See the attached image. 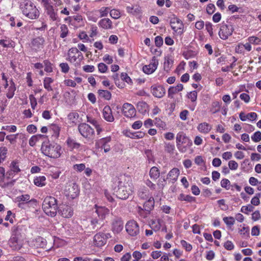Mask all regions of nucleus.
I'll return each instance as SVG.
<instances>
[{
	"label": "nucleus",
	"mask_w": 261,
	"mask_h": 261,
	"mask_svg": "<svg viewBox=\"0 0 261 261\" xmlns=\"http://www.w3.org/2000/svg\"><path fill=\"white\" fill-rule=\"evenodd\" d=\"M0 44L4 47H13V42L10 41H7L5 40H0Z\"/></svg>",
	"instance_id": "nucleus-52"
},
{
	"label": "nucleus",
	"mask_w": 261,
	"mask_h": 261,
	"mask_svg": "<svg viewBox=\"0 0 261 261\" xmlns=\"http://www.w3.org/2000/svg\"><path fill=\"white\" fill-rule=\"evenodd\" d=\"M19 8L22 14L31 19H37L40 13L35 4L30 0H22Z\"/></svg>",
	"instance_id": "nucleus-2"
},
{
	"label": "nucleus",
	"mask_w": 261,
	"mask_h": 261,
	"mask_svg": "<svg viewBox=\"0 0 261 261\" xmlns=\"http://www.w3.org/2000/svg\"><path fill=\"white\" fill-rule=\"evenodd\" d=\"M248 40L250 43L254 44H259L261 42V39L254 36L249 37Z\"/></svg>",
	"instance_id": "nucleus-56"
},
{
	"label": "nucleus",
	"mask_w": 261,
	"mask_h": 261,
	"mask_svg": "<svg viewBox=\"0 0 261 261\" xmlns=\"http://www.w3.org/2000/svg\"><path fill=\"white\" fill-rule=\"evenodd\" d=\"M133 191V186L129 177L121 176L118 178L116 196L121 199H126Z\"/></svg>",
	"instance_id": "nucleus-1"
},
{
	"label": "nucleus",
	"mask_w": 261,
	"mask_h": 261,
	"mask_svg": "<svg viewBox=\"0 0 261 261\" xmlns=\"http://www.w3.org/2000/svg\"><path fill=\"white\" fill-rule=\"evenodd\" d=\"M79 117V115L78 113L76 112L70 113L68 115V119L73 123L76 122Z\"/></svg>",
	"instance_id": "nucleus-51"
},
{
	"label": "nucleus",
	"mask_w": 261,
	"mask_h": 261,
	"mask_svg": "<svg viewBox=\"0 0 261 261\" xmlns=\"http://www.w3.org/2000/svg\"><path fill=\"white\" fill-rule=\"evenodd\" d=\"M98 220L97 219H93L91 221V225L93 230H97L100 228L101 225L98 223Z\"/></svg>",
	"instance_id": "nucleus-49"
},
{
	"label": "nucleus",
	"mask_w": 261,
	"mask_h": 261,
	"mask_svg": "<svg viewBox=\"0 0 261 261\" xmlns=\"http://www.w3.org/2000/svg\"><path fill=\"white\" fill-rule=\"evenodd\" d=\"M50 130L53 132L52 136L55 139L58 138L60 134V128L56 124H52L50 126Z\"/></svg>",
	"instance_id": "nucleus-39"
},
{
	"label": "nucleus",
	"mask_w": 261,
	"mask_h": 261,
	"mask_svg": "<svg viewBox=\"0 0 261 261\" xmlns=\"http://www.w3.org/2000/svg\"><path fill=\"white\" fill-rule=\"evenodd\" d=\"M122 113L128 118L134 117L136 114V111L134 107L130 103H124L122 106Z\"/></svg>",
	"instance_id": "nucleus-14"
},
{
	"label": "nucleus",
	"mask_w": 261,
	"mask_h": 261,
	"mask_svg": "<svg viewBox=\"0 0 261 261\" xmlns=\"http://www.w3.org/2000/svg\"><path fill=\"white\" fill-rule=\"evenodd\" d=\"M34 184L38 187H43L46 185V177L44 176L36 177L34 179Z\"/></svg>",
	"instance_id": "nucleus-35"
},
{
	"label": "nucleus",
	"mask_w": 261,
	"mask_h": 261,
	"mask_svg": "<svg viewBox=\"0 0 261 261\" xmlns=\"http://www.w3.org/2000/svg\"><path fill=\"white\" fill-rule=\"evenodd\" d=\"M151 92L154 96L158 98H162L164 96L166 90L165 88L161 85H153L151 87Z\"/></svg>",
	"instance_id": "nucleus-16"
},
{
	"label": "nucleus",
	"mask_w": 261,
	"mask_h": 261,
	"mask_svg": "<svg viewBox=\"0 0 261 261\" xmlns=\"http://www.w3.org/2000/svg\"><path fill=\"white\" fill-rule=\"evenodd\" d=\"M257 114L256 113L251 112L245 115L244 112H241L239 115V117L242 121H245L247 119L251 121L255 120L257 118Z\"/></svg>",
	"instance_id": "nucleus-24"
},
{
	"label": "nucleus",
	"mask_w": 261,
	"mask_h": 261,
	"mask_svg": "<svg viewBox=\"0 0 261 261\" xmlns=\"http://www.w3.org/2000/svg\"><path fill=\"white\" fill-rule=\"evenodd\" d=\"M11 170L14 173H18L20 171L18 166L17 165V163L16 161H13L11 163Z\"/></svg>",
	"instance_id": "nucleus-63"
},
{
	"label": "nucleus",
	"mask_w": 261,
	"mask_h": 261,
	"mask_svg": "<svg viewBox=\"0 0 261 261\" xmlns=\"http://www.w3.org/2000/svg\"><path fill=\"white\" fill-rule=\"evenodd\" d=\"M60 67L61 68V71L63 73H67L69 70V67L67 63H62L60 64Z\"/></svg>",
	"instance_id": "nucleus-64"
},
{
	"label": "nucleus",
	"mask_w": 261,
	"mask_h": 261,
	"mask_svg": "<svg viewBox=\"0 0 261 261\" xmlns=\"http://www.w3.org/2000/svg\"><path fill=\"white\" fill-rule=\"evenodd\" d=\"M98 71L101 73H105L107 71L108 66L103 63H100L98 64Z\"/></svg>",
	"instance_id": "nucleus-61"
},
{
	"label": "nucleus",
	"mask_w": 261,
	"mask_h": 261,
	"mask_svg": "<svg viewBox=\"0 0 261 261\" xmlns=\"http://www.w3.org/2000/svg\"><path fill=\"white\" fill-rule=\"evenodd\" d=\"M61 34L60 37L64 38L68 34V29L65 24H62L60 27Z\"/></svg>",
	"instance_id": "nucleus-45"
},
{
	"label": "nucleus",
	"mask_w": 261,
	"mask_h": 261,
	"mask_svg": "<svg viewBox=\"0 0 261 261\" xmlns=\"http://www.w3.org/2000/svg\"><path fill=\"white\" fill-rule=\"evenodd\" d=\"M113 231L115 233H119L123 228V223L121 220H115L112 224Z\"/></svg>",
	"instance_id": "nucleus-26"
},
{
	"label": "nucleus",
	"mask_w": 261,
	"mask_h": 261,
	"mask_svg": "<svg viewBox=\"0 0 261 261\" xmlns=\"http://www.w3.org/2000/svg\"><path fill=\"white\" fill-rule=\"evenodd\" d=\"M78 129L81 135L88 140L94 139L95 132L94 129L88 124L81 123L78 126Z\"/></svg>",
	"instance_id": "nucleus-8"
},
{
	"label": "nucleus",
	"mask_w": 261,
	"mask_h": 261,
	"mask_svg": "<svg viewBox=\"0 0 261 261\" xmlns=\"http://www.w3.org/2000/svg\"><path fill=\"white\" fill-rule=\"evenodd\" d=\"M176 140L177 147L181 152H185L192 144L191 141L183 132H179L177 134Z\"/></svg>",
	"instance_id": "nucleus-6"
},
{
	"label": "nucleus",
	"mask_w": 261,
	"mask_h": 261,
	"mask_svg": "<svg viewBox=\"0 0 261 261\" xmlns=\"http://www.w3.org/2000/svg\"><path fill=\"white\" fill-rule=\"evenodd\" d=\"M170 25L174 32L178 33H182L183 32V23L178 18L175 17L172 18L170 20Z\"/></svg>",
	"instance_id": "nucleus-13"
},
{
	"label": "nucleus",
	"mask_w": 261,
	"mask_h": 261,
	"mask_svg": "<svg viewBox=\"0 0 261 261\" xmlns=\"http://www.w3.org/2000/svg\"><path fill=\"white\" fill-rule=\"evenodd\" d=\"M64 193L68 199H73L79 196L80 189L76 183L71 181L67 184Z\"/></svg>",
	"instance_id": "nucleus-7"
},
{
	"label": "nucleus",
	"mask_w": 261,
	"mask_h": 261,
	"mask_svg": "<svg viewBox=\"0 0 261 261\" xmlns=\"http://www.w3.org/2000/svg\"><path fill=\"white\" fill-rule=\"evenodd\" d=\"M12 236L9 240L10 247L14 250H18L22 247V244L20 242V228L18 226H14L11 229Z\"/></svg>",
	"instance_id": "nucleus-5"
},
{
	"label": "nucleus",
	"mask_w": 261,
	"mask_h": 261,
	"mask_svg": "<svg viewBox=\"0 0 261 261\" xmlns=\"http://www.w3.org/2000/svg\"><path fill=\"white\" fill-rule=\"evenodd\" d=\"M182 89L183 85L181 84H179L175 87H170L168 91V97L173 98L174 94L181 91Z\"/></svg>",
	"instance_id": "nucleus-25"
},
{
	"label": "nucleus",
	"mask_w": 261,
	"mask_h": 261,
	"mask_svg": "<svg viewBox=\"0 0 261 261\" xmlns=\"http://www.w3.org/2000/svg\"><path fill=\"white\" fill-rule=\"evenodd\" d=\"M98 25L100 27L106 30L112 28V22L109 18L101 19L98 22Z\"/></svg>",
	"instance_id": "nucleus-27"
},
{
	"label": "nucleus",
	"mask_w": 261,
	"mask_h": 261,
	"mask_svg": "<svg viewBox=\"0 0 261 261\" xmlns=\"http://www.w3.org/2000/svg\"><path fill=\"white\" fill-rule=\"evenodd\" d=\"M68 60L71 63L77 62V60H81L83 58L82 54L76 47L70 48L68 53Z\"/></svg>",
	"instance_id": "nucleus-12"
},
{
	"label": "nucleus",
	"mask_w": 261,
	"mask_h": 261,
	"mask_svg": "<svg viewBox=\"0 0 261 261\" xmlns=\"http://www.w3.org/2000/svg\"><path fill=\"white\" fill-rule=\"evenodd\" d=\"M54 82L53 79L51 77H45L43 80V86L45 89L48 91H51L53 90V88L50 86V84Z\"/></svg>",
	"instance_id": "nucleus-37"
},
{
	"label": "nucleus",
	"mask_w": 261,
	"mask_h": 261,
	"mask_svg": "<svg viewBox=\"0 0 261 261\" xmlns=\"http://www.w3.org/2000/svg\"><path fill=\"white\" fill-rule=\"evenodd\" d=\"M154 205V201L153 198H150L144 204V210L145 212V214L143 215V217L145 218L149 212L153 208Z\"/></svg>",
	"instance_id": "nucleus-20"
},
{
	"label": "nucleus",
	"mask_w": 261,
	"mask_h": 261,
	"mask_svg": "<svg viewBox=\"0 0 261 261\" xmlns=\"http://www.w3.org/2000/svg\"><path fill=\"white\" fill-rule=\"evenodd\" d=\"M254 210V207L249 204L247 206H243L241 208V211L245 214H247V212H252Z\"/></svg>",
	"instance_id": "nucleus-58"
},
{
	"label": "nucleus",
	"mask_w": 261,
	"mask_h": 261,
	"mask_svg": "<svg viewBox=\"0 0 261 261\" xmlns=\"http://www.w3.org/2000/svg\"><path fill=\"white\" fill-rule=\"evenodd\" d=\"M68 147L71 149H78L80 146L81 144L75 141V140L68 138L66 141Z\"/></svg>",
	"instance_id": "nucleus-33"
},
{
	"label": "nucleus",
	"mask_w": 261,
	"mask_h": 261,
	"mask_svg": "<svg viewBox=\"0 0 261 261\" xmlns=\"http://www.w3.org/2000/svg\"><path fill=\"white\" fill-rule=\"evenodd\" d=\"M137 108L140 113L145 114L148 111V105L145 102L140 101L137 103Z\"/></svg>",
	"instance_id": "nucleus-32"
},
{
	"label": "nucleus",
	"mask_w": 261,
	"mask_h": 261,
	"mask_svg": "<svg viewBox=\"0 0 261 261\" xmlns=\"http://www.w3.org/2000/svg\"><path fill=\"white\" fill-rule=\"evenodd\" d=\"M7 151L8 150L6 147H0V163L5 159Z\"/></svg>",
	"instance_id": "nucleus-46"
},
{
	"label": "nucleus",
	"mask_w": 261,
	"mask_h": 261,
	"mask_svg": "<svg viewBox=\"0 0 261 261\" xmlns=\"http://www.w3.org/2000/svg\"><path fill=\"white\" fill-rule=\"evenodd\" d=\"M16 90V87L14 83L13 82L12 80L10 81V86H9L8 91L6 93L7 97L9 98H12L14 95V92Z\"/></svg>",
	"instance_id": "nucleus-34"
},
{
	"label": "nucleus",
	"mask_w": 261,
	"mask_h": 261,
	"mask_svg": "<svg viewBox=\"0 0 261 261\" xmlns=\"http://www.w3.org/2000/svg\"><path fill=\"white\" fill-rule=\"evenodd\" d=\"M179 175V170L178 168H174L171 170L167 175V178L172 180L173 182L177 180Z\"/></svg>",
	"instance_id": "nucleus-28"
},
{
	"label": "nucleus",
	"mask_w": 261,
	"mask_h": 261,
	"mask_svg": "<svg viewBox=\"0 0 261 261\" xmlns=\"http://www.w3.org/2000/svg\"><path fill=\"white\" fill-rule=\"evenodd\" d=\"M42 208L47 215L51 217H55L58 210L56 199L52 196L46 197L43 202Z\"/></svg>",
	"instance_id": "nucleus-4"
},
{
	"label": "nucleus",
	"mask_w": 261,
	"mask_h": 261,
	"mask_svg": "<svg viewBox=\"0 0 261 261\" xmlns=\"http://www.w3.org/2000/svg\"><path fill=\"white\" fill-rule=\"evenodd\" d=\"M131 134V136H129L128 135H127V136L130 137L131 138H133V139L142 138L145 135V133L142 132H137L136 133H133V134Z\"/></svg>",
	"instance_id": "nucleus-54"
},
{
	"label": "nucleus",
	"mask_w": 261,
	"mask_h": 261,
	"mask_svg": "<svg viewBox=\"0 0 261 261\" xmlns=\"http://www.w3.org/2000/svg\"><path fill=\"white\" fill-rule=\"evenodd\" d=\"M126 230L132 236H136L139 233V226L136 221L132 220L128 221L125 225Z\"/></svg>",
	"instance_id": "nucleus-11"
},
{
	"label": "nucleus",
	"mask_w": 261,
	"mask_h": 261,
	"mask_svg": "<svg viewBox=\"0 0 261 261\" xmlns=\"http://www.w3.org/2000/svg\"><path fill=\"white\" fill-rule=\"evenodd\" d=\"M44 137V135L40 134L33 136L29 140V145L32 147L34 146L40 139Z\"/></svg>",
	"instance_id": "nucleus-38"
},
{
	"label": "nucleus",
	"mask_w": 261,
	"mask_h": 261,
	"mask_svg": "<svg viewBox=\"0 0 261 261\" xmlns=\"http://www.w3.org/2000/svg\"><path fill=\"white\" fill-rule=\"evenodd\" d=\"M158 64V62L154 60L152 63L144 66L143 67V71L146 74H150L155 70L157 68Z\"/></svg>",
	"instance_id": "nucleus-21"
},
{
	"label": "nucleus",
	"mask_w": 261,
	"mask_h": 261,
	"mask_svg": "<svg viewBox=\"0 0 261 261\" xmlns=\"http://www.w3.org/2000/svg\"><path fill=\"white\" fill-rule=\"evenodd\" d=\"M146 185L149 187L151 190H155L156 186L153 183L150 179H147L145 181Z\"/></svg>",
	"instance_id": "nucleus-62"
},
{
	"label": "nucleus",
	"mask_w": 261,
	"mask_h": 261,
	"mask_svg": "<svg viewBox=\"0 0 261 261\" xmlns=\"http://www.w3.org/2000/svg\"><path fill=\"white\" fill-rule=\"evenodd\" d=\"M224 223L229 227H231L235 223V220L232 217H226L223 219Z\"/></svg>",
	"instance_id": "nucleus-44"
},
{
	"label": "nucleus",
	"mask_w": 261,
	"mask_h": 261,
	"mask_svg": "<svg viewBox=\"0 0 261 261\" xmlns=\"http://www.w3.org/2000/svg\"><path fill=\"white\" fill-rule=\"evenodd\" d=\"M221 186L226 190H228L230 189V187L231 186L230 182L228 179L224 178L221 181Z\"/></svg>",
	"instance_id": "nucleus-53"
},
{
	"label": "nucleus",
	"mask_w": 261,
	"mask_h": 261,
	"mask_svg": "<svg viewBox=\"0 0 261 261\" xmlns=\"http://www.w3.org/2000/svg\"><path fill=\"white\" fill-rule=\"evenodd\" d=\"M188 97L192 102H194L197 99V92L196 91H193L190 92L188 94Z\"/></svg>",
	"instance_id": "nucleus-59"
},
{
	"label": "nucleus",
	"mask_w": 261,
	"mask_h": 261,
	"mask_svg": "<svg viewBox=\"0 0 261 261\" xmlns=\"http://www.w3.org/2000/svg\"><path fill=\"white\" fill-rule=\"evenodd\" d=\"M59 213L64 218H70L73 215V210L71 206L62 204L59 207Z\"/></svg>",
	"instance_id": "nucleus-15"
},
{
	"label": "nucleus",
	"mask_w": 261,
	"mask_h": 261,
	"mask_svg": "<svg viewBox=\"0 0 261 261\" xmlns=\"http://www.w3.org/2000/svg\"><path fill=\"white\" fill-rule=\"evenodd\" d=\"M251 139L255 142H258L261 140V132L257 131L251 136Z\"/></svg>",
	"instance_id": "nucleus-50"
},
{
	"label": "nucleus",
	"mask_w": 261,
	"mask_h": 261,
	"mask_svg": "<svg viewBox=\"0 0 261 261\" xmlns=\"http://www.w3.org/2000/svg\"><path fill=\"white\" fill-rule=\"evenodd\" d=\"M98 93L100 97L107 100H109L111 97V93L108 90H99Z\"/></svg>",
	"instance_id": "nucleus-41"
},
{
	"label": "nucleus",
	"mask_w": 261,
	"mask_h": 261,
	"mask_svg": "<svg viewBox=\"0 0 261 261\" xmlns=\"http://www.w3.org/2000/svg\"><path fill=\"white\" fill-rule=\"evenodd\" d=\"M43 7L46 12L47 14L49 16V18L55 21L58 18L57 11L55 10L53 6L52 5L50 0H41Z\"/></svg>",
	"instance_id": "nucleus-9"
},
{
	"label": "nucleus",
	"mask_w": 261,
	"mask_h": 261,
	"mask_svg": "<svg viewBox=\"0 0 261 261\" xmlns=\"http://www.w3.org/2000/svg\"><path fill=\"white\" fill-rule=\"evenodd\" d=\"M180 244L182 246V247L186 249L187 251H190L192 249V245L188 243L185 240H181L180 241Z\"/></svg>",
	"instance_id": "nucleus-57"
},
{
	"label": "nucleus",
	"mask_w": 261,
	"mask_h": 261,
	"mask_svg": "<svg viewBox=\"0 0 261 261\" xmlns=\"http://www.w3.org/2000/svg\"><path fill=\"white\" fill-rule=\"evenodd\" d=\"M103 117L108 122H112L114 121V117L112 114V111L109 106H106L103 108L102 111Z\"/></svg>",
	"instance_id": "nucleus-18"
},
{
	"label": "nucleus",
	"mask_w": 261,
	"mask_h": 261,
	"mask_svg": "<svg viewBox=\"0 0 261 261\" xmlns=\"http://www.w3.org/2000/svg\"><path fill=\"white\" fill-rule=\"evenodd\" d=\"M17 201L19 203L21 202H29V204H37V200L35 199H30V196L29 194L21 195L16 197Z\"/></svg>",
	"instance_id": "nucleus-23"
},
{
	"label": "nucleus",
	"mask_w": 261,
	"mask_h": 261,
	"mask_svg": "<svg viewBox=\"0 0 261 261\" xmlns=\"http://www.w3.org/2000/svg\"><path fill=\"white\" fill-rule=\"evenodd\" d=\"M110 16L114 19H118L120 17V13L119 11L115 9L111 10L110 11Z\"/></svg>",
	"instance_id": "nucleus-60"
},
{
	"label": "nucleus",
	"mask_w": 261,
	"mask_h": 261,
	"mask_svg": "<svg viewBox=\"0 0 261 261\" xmlns=\"http://www.w3.org/2000/svg\"><path fill=\"white\" fill-rule=\"evenodd\" d=\"M110 11V9L109 7H102L99 10L101 17L107 16Z\"/></svg>",
	"instance_id": "nucleus-55"
},
{
	"label": "nucleus",
	"mask_w": 261,
	"mask_h": 261,
	"mask_svg": "<svg viewBox=\"0 0 261 261\" xmlns=\"http://www.w3.org/2000/svg\"><path fill=\"white\" fill-rule=\"evenodd\" d=\"M37 204H29V202H19L18 203V206L21 208L26 210L30 207H35Z\"/></svg>",
	"instance_id": "nucleus-48"
},
{
	"label": "nucleus",
	"mask_w": 261,
	"mask_h": 261,
	"mask_svg": "<svg viewBox=\"0 0 261 261\" xmlns=\"http://www.w3.org/2000/svg\"><path fill=\"white\" fill-rule=\"evenodd\" d=\"M44 40L43 37H38L34 39L32 41L33 48L37 50L43 48Z\"/></svg>",
	"instance_id": "nucleus-22"
},
{
	"label": "nucleus",
	"mask_w": 261,
	"mask_h": 261,
	"mask_svg": "<svg viewBox=\"0 0 261 261\" xmlns=\"http://www.w3.org/2000/svg\"><path fill=\"white\" fill-rule=\"evenodd\" d=\"M106 242V234L103 233H98L94 237V243L97 247L103 246Z\"/></svg>",
	"instance_id": "nucleus-17"
},
{
	"label": "nucleus",
	"mask_w": 261,
	"mask_h": 261,
	"mask_svg": "<svg viewBox=\"0 0 261 261\" xmlns=\"http://www.w3.org/2000/svg\"><path fill=\"white\" fill-rule=\"evenodd\" d=\"M221 108V103L219 101H214L212 102L210 111L213 114L218 112Z\"/></svg>",
	"instance_id": "nucleus-40"
},
{
	"label": "nucleus",
	"mask_w": 261,
	"mask_h": 261,
	"mask_svg": "<svg viewBox=\"0 0 261 261\" xmlns=\"http://www.w3.org/2000/svg\"><path fill=\"white\" fill-rule=\"evenodd\" d=\"M111 141V137H107L103 138L98 140L97 142L99 147L103 149L105 152H108L110 150V146L107 145V143Z\"/></svg>",
	"instance_id": "nucleus-19"
},
{
	"label": "nucleus",
	"mask_w": 261,
	"mask_h": 261,
	"mask_svg": "<svg viewBox=\"0 0 261 261\" xmlns=\"http://www.w3.org/2000/svg\"><path fill=\"white\" fill-rule=\"evenodd\" d=\"M96 211L95 212L100 219H103L105 218V216L106 214H108L109 210L103 207H97V205H95Z\"/></svg>",
	"instance_id": "nucleus-29"
},
{
	"label": "nucleus",
	"mask_w": 261,
	"mask_h": 261,
	"mask_svg": "<svg viewBox=\"0 0 261 261\" xmlns=\"http://www.w3.org/2000/svg\"><path fill=\"white\" fill-rule=\"evenodd\" d=\"M45 66L44 70L47 72H51L53 71L52 64L48 60H45L43 61Z\"/></svg>",
	"instance_id": "nucleus-47"
},
{
	"label": "nucleus",
	"mask_w": 261,
	"mask_h": 261,
	"mask_svg": "<svg viewBox=\"0 0 261 261\" xmlns=\"http://www.w3.org/2000/svg\"><path fill=\"white\" fill-rule=\"evenodd\" d=\"M234 31V28L231 24L222 23L220 27L219 35L221 39L226 40L230 36Z\"/></svg>",
	"instance_id": "nucleus-10"
},
{
	"label": "nucleus",
	"mask_w": 261,
	"mask_h": 261,
	"mask_svg": "<svg viewBox=\"0 0 261 261\" xmlns=\"http://www.w3.org/2000/svg\"><path fill=\"white\" fill-rule=\"evenodd\" d=\"M160 221H161L159 219L157 220H151V223L150 224V226L152 229H153L155 231L160 230L161 227Z\"/></svg>",
	"instance_id": "nucleus-42"
},
{
	"label": "nucleus",
	"mask_w": 261,
	"mask_h": 261,
	"mask_svg": "<svg viewBox=\"0 0 261 261\" xmlns=\"http://www.w3.org/2000/svg\"><path fill=\"white\" fill-rule=\"evenodd\" d=\"M178 199L181 201L192 202L195 200V198L188 195H185L182 193L179 195Z\"/></svg>",
	"instance_id": "nucleus-43"
},
{
	"label": "nucleus",
	"mask_w": 261,
	"mask_h": 261,
	"mask_svg": "<svg viewBox=\"0 0 261 261\" xmlns=\"http://www.w3.org/2000/svg\"><path fill=\"white\" fill-rule=\"evenodd\" d=\"M211 126L206 122L200 123L197 126L198 130L203 134L208 133L211 130Z\"/></svg>",
	"instance_id": "nucleus-31"
},
{
	"label": "nucleus",
	"mask_w": 261,
	"mask_h": 261,
	"mask_svg": "<svg viewBox=\"0 0 261 261\" xmlns=\"http://www.w3.org/2000/svg\"><path fill=\"white\" fill-rule=\"evenodd\" d=\"M46 245V241L45 239L41 237H38L35 239V244L34 245L37 248H45Z\"/></svg>",
	"instance_id": "nucleus-36"
},
{
	"label": "nucleus",
	"mask_w": 261,
	"mask_h": 261,
	"mask_svg": "<svg viewBox=\"0 0 261 261\" xmlns=\"http://www.w3.org/2000/svg\"><path fill=\"white\" fill-rule=\"evenodd\" d=\"M149 174L151 178L156 180L160 177V171L157 167L153 166L150 168Z\"/></svg>",
	"instance_id": "nucleus-30"
},
{
	"label": "nucleus",
	"mask_w": 261,
	"mask_h": 261,
	"mask_svg": "<svg viewBox=\"0 0 261 261\" xmlns=\"http://www.w3.org/2000/svg\"><path fill=\"white\" fill-rule=\"evenodd\" d=\"M61 146L57 143L51 144L49 141H44L42 144L41 150L45 155L57 159L61 155Z\"/></svg>",
	"instance_id": "nucleus-3"
}]
</instances>
